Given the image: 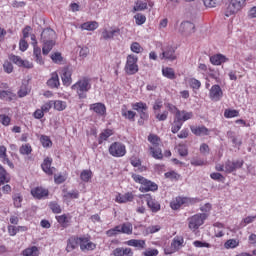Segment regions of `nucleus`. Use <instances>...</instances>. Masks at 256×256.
Instances as JSON below:
<instances>
[{"label": "nucleus", "mask_w": 256, "mask_h": 256, "mask_svg": "<svg viewBox=\"0 0 256 256\" xmlns=\"http://www.w3.org/2000/svg\"><path fill=\"white\" fill-rule=\"evenodd\" d=\"M10 61H12V63H14V65H17L18 67H21V64L23 63V59H21L20 56H16V55H10L9 56Z\"/></svg>", "instance_id": "nucleus-53"}, {"label": "nucleus", "mask_w": 256, "mask_h": 256, "mask_svg": "<svg viewBox=\"0 0 256 256\" xmlns=\"http://www.w3.org/2000/svg\"><path fill=\"white\" fill-rule=\"evenodd\" d=\"M189 85L192 89H199L201 87V82L195 78L189 80Z\"/></svg>", "instance_id": "nucleus-55"}, {"label": "nucleus", "mask_w": 256, "mask_h": 256, "mask_svg": "<svg viewBox=\"0 0 256 256\" xmlns=\"http://www.w3.org/2000/svg\"><path fill=\"white\" fill-rule=\"evenodd\" d=\"M99 27V23L96 21L94 22H85L81 25V29H84L85 31H95Z\"/></svg>", "instance_id": "nucleus-33"}, {"label": "nucleus", "mask_w": 256, "mask_h": 256, "mask_svg": "<svg viewBox=\"0 0 256 256\" xmlns=\"http://www.w3.org/2000/svg\"><path fill=\"white\" fill-rule=\"evenodd\" d=\"M9 181H11V178L9 177L7 170L0 164V185H5V183H9Z\"/></svg>", "instance_id": "nucleus-26"}, {"label": "nucleus", "mask_w": 256, "mask_h": 256, "mask_svg": "<svg viewBox=\"0 0 256 256\" xmlns=\"http://www.w3.org/2000/svg\"><path fill=\"white\" fill-rule=\"evenodd\" d=\"M243 160H228L224 164L225 173H233V171H237V169H241L243 167Z\"/></svg>", "instance_id": "nucleus-10"}, {"label": "nucleus", "mask_w": 256, "mask_h": 256, "mask_svg": "<svg viewBox=\"0 0 256 256\" xmlns=\"http://www.w3.org/2000/svg\"><path fill=\"white\" fill-rule=\"evenodd\" d=\"M114 256H133V250L131 248H116L113 251Z\"/></svg>", "instance_id": "nucleus-23"}, {"label": "nucleus", "mask_w": 256, "mask_h": 256, "mask_svg": "<svg viewBox=\"0 0 256 256\" xmlns=\"http://www.w3.org/2000/svg\"><path fill=\"white\" fill-rule=\"evenodd\" d=\"M33 149H31V145L25 144L20 147V153L21 155H31V152Z\"/></svg>", "instance_id": "nucleus-51"}, {"label": "nucleus", "mask_w": 256, "mask_h": 256, "mask_svg": "<svg viewBox=\"0 0 256 256\" xmlns=\"http://www.w3.org/2000/svg\"><path fill=\"white\" fill-rule=\"evenodd\" d=\"M51 59H52V61H54V63H61V61H63V57L61 56V53H59V52L52 54Z\"/></svg>", "instance_id": "nucleus-59"}, {"label": "nucleus", "mask_w": 256, "mask_h": 256, "mask_svg": "<svg viewBox=\"0 0 256 256\" xmlns=\"http://www.w3.org/2000/svg\"><path fill=\"white\" fill-rule=\"evenodd\" d=\"M71 75H73V69L66 67L62 70L61 79L63 82V85L66 87H69L73 83V78H71Z\"/></svg>", "instance_id": "nucleus-13"}, {"label": "nucleus", "mask_w": 256, "mask_h": 256, "mask_svg": "<svg viewBox=\"0 0 256 256\" xmlns=\"http://www.w3.org/2000/svg\"><path fill=\"white\" fill-rule=\"evenodd\" d=\"M0 123L7 127L11 123V118L5 114H0Z\"/></svg>", "instance_id": "nucleus-56"}, {"label": "nucleus", "mask_w": 256, "mask_h": 256, "mask_svg": "<svg viewBox=\"0 0 256 256\" xmlns=\"http://www.w3.org/2000/svg\"><path fill=\"white\" fill-rule=\"evenodd\" d=\"M147 9V1L143 0H136L134 7H133V13L137 11H145Z\"/></svg>", "instance_id": "nucleus-31"}, {"label": "nucleus", "mask_w": 256, "mask_h": 256, "mask_svg": "<svg viewBox=\"0 0 256 256\" xmlns=\"http://www.w3.org/2000/svg\"><path fill=\"white\" fill-rule=\"evenodd\" d=\"M180 31H184V33H193L195 31V24L189 21L182 22L180 25Z\"/></svg>", "instance_id": "nucleus-24"}, {"label": "nucleus", "mask_w": 256, "mask_h": 256, "mask_svg": "<svg viewBox=\"0 0 256 256\" xmlns=\"http://www.w3.org/2000/svg\"><path fill=\"white\" fill-rule=\"evenodd\" d=\"M20 229H22V231H25V227H17V226H11V225L8 226L9 235H11L12 237L17 235Z\"/></svg>", "instance_id": "nucleus-50"}, {"label": "nucleus", "mask_w": 256, "mask_h": 256, "mask_svg": "<svg viewBox=\"0 0 256 256\" xmlns=\"http://www.w3.org/2000/svg\"><path fill=\"white\" fill-rule=\"evenodd\" d=\"M71 89L76 91L79 99H87V92L91 89V81L88 78H82L73 84Z\"/></svg>", "instance_id": "nucleus-1"}, {"label": "nucleus", "mask_w": 256, "mask_h": 256, "mask_svg": "<svg viewBox=\"0 0 256 256\" xmlns=\"http://www.w3.org/2000/svg\"><path fill=\"white\" fill-rule=\"evenodd\" d=\"M0 159L4 162L7 163L8 166L13 169V163L9 161V158L7 157V148L5 146H0Z\"/></svg>", "instance_id": "nucleus-25"}, {"label": "nucleus", "mask_w": 256, "mask_h": 256, "mask_svg": "<svg viewBox=\"0 0 256 256\" xmlns=\"http://www.w3.org/2000/svg\"><path fill=\"white\" fill-rule=\"evenodd\" d=\"M40 141H41L43 147H51V139H49L48 136H42L40 138Z\"/></svg>", "instance_id": "nucleus-60"}, {"label": "nucleus", "mask_w": 256, "mask_h": 256, "mask_svg": "<svg viewBox=\"0 0 256 256\" xmlns=\"http://www.w3.org/2000/svg\"><path fill=\"white\" fill-rule=\"evenodd\" d=\"M209 97L212 101H221L223 98V90L219 85H213L210 89Z\"/></svg>", "instance_id": "nucleus-12"}, {"label": "nucleus", "mask_w": 256, "mask_h": 256, "mask_svg": "<svg viewBox=\"0 0 256 256\" xmlns=\"http://www.w3.org/2000/svg\"><path fill=\"white\" fill-rule=\"evenodd\" d=\"M111 135H113L111 130H105L104 132H102L100 134L99 143H103V141H107V139H109V137H111Z\"/></svg>", "instance_id": "nucleus-54"}, {"label": "nucleus", "mask_w": 256, "mask_h": 256, "mask_svg": "<svg viewBox=\"0 0 256 256\" xmlns=\"http://www.w3.org/2000/svg\"><path fill=\"white\" fill-rule=\"evenodd\" d=\"M51 163H53V159L47 157L44 159L41 167L44 173L47 175H53L55 173V167H51Z\"/></svg>", "instance_id": "nucleus-15"}, {"label": "nucleus", "mask_w": 256, "mask_h": 256, "mask_svg": "<svg viewBox=\"0 0 256 256\" xmlns=\"http://www.w3.org/2000/svg\"><path fill=\"white\" fill-rule=\"evenodd\" d=\"M150 153L154 159H163V153L161 152V148L154 146L150 147Z\"/></svg>", "instance_id": "nucleus-35"}, {"label": "nucleus", "mask_w": 256, "mask_h": 256, "mask_svg": "<svg viewBox=\"0 0 256 256\" xmlns=\"http://www.w3.org/2000/svg\"><path fill=\"white\" fill-rule=\"evenodd\" d=\"M141 49L143 48H141V45L139 43L137 42L132 43L131 51H133V53H141Z\"/></svg>", "instance_id": "nucleus-63"}, {"label": "nucleus", "mask_w": 256, "mask_h": 256, "mask_svg": "<svg viewBox=\"0 0 256 256\" xmlns=\"http://www.w3.org/2000/svg\"><path fill=\"white\" fill-rule=\"evenodd\" d=\"M109 153L112 157H123L127 153V150L121 142H114L109 147Z\"/></svg>", "instance_id": "nucleus-6"}, {"label": "nucleus", "mask_w": 256, "mask_h": 256, "mask_svg": "<svg viewBox=\"0 0 256 256\" xmlns=\"http://www.w3.org/2000/svg\"><path fill=\"white\" fill-rule=\"evenodd\" d=\"M78 245H80L81 251H93L96 245L93 242H89V237H79Z\"/></svg>", "instance_id": "nucleus-11"}, {"label": "nucleus", "mask_w": 256, "mask_h": 256, "mask_svg": "<svg viewBox=\"0 0 256 256\" xmlns=\"http://www.w3.org/2000/svg\"><path fill=\"white\" fill-rule=\"evenodd\" d=\"M49 207L53 213H61V206L57 202H51Z\"/></svg>", "instance_id": "nucleus-57"}, {"label": "nucleus", "mask_w": 256, "mask_h": 256, "mask_svg": "<svg viewBox=\"0 0 256 256\" xmlns=\"http://www.w3.org/2000/svg\"><path fill=\"white\" fill-rule=\"evenodd\" d=\"M79 246V238L77 237H71L68 239L66 251L67 253H71V251H74V249H77Z\"/></svg>", "instance_id": "nucleus-21"}, {"label": "nucleus", "mask_w": 256, "mask_h": 256, "mask_svg": "<svg viewBox=\"0 0 256 256\" xmlns=\"http://www.w3.org/2000/svg\"><path fill=\"white\" fill-rule=\"evenodd\" d=\"M159 250L157 249H148L144 252V256H158Z\"/></svg>", "instance_id": "nucleus-64"}, {"label": "nucleus", "mask_w": 256, "mask_h": 256, "mask_svg": "<svg viewBox=\"0 0 256 256\" xmlns=\"http://www.w3.org/2000/svg\"><path fill=\"white\" fill-rule=\"evenodd\" d=\"M57 39V34L55 30L51 28H46L41 33V41H55Z\"/></svg>", "instance_id": "nucleus-14"}, {"label": "nucleus", "mask_w": 256, "mask_h": 256, "mask_svg": "<svg viewBox=\"0 0 256 256\" xmlns=\"http://www.w3.org/2000/svg\"><path fill=\"white\" fill-rule=\"evenodd\" d=\"M160 59H167V61H175L177 56H175V49L173 47H168L165 51L160 55Z\"/></svg>", "instance_id": "nucleus-17"}, {"label": "nucleus", "mask_w": 256, "mask_h": 256, "mask_svg": "<svg viewBox=\"0 0 256 256\" xmlns=\"http://www.w3.org/2000/svg\"><path fill=\"white\" fill-rule=\"evenodd\" d=\"M119 233H121L119 225L106 231L107 237H115V236L119 235Z\"/></svg>", "instance_id": "nucleus-45"}, {"label": "nucleus", "mask_w": 256, "mask_h": 256, "mask_svg": "<svg viewBox=\"0 0 256 256\" xmlns=\"http://www.w3.org/2000/svg\"><path fill=\"white\" fill-rule=\"evenodd\" d=\"M154 113L158 121H167V117H169L168 111H163V113H159V112H154Z\"/></svg>", "instance_id": "nucleus-52"}, {"label": "nucleus", "mask_w": 256, "mask_h": 256, "mask_svg": "<svg viewBox=\"0 0 256 256\" xmlns=\"http://www.w3.org/2000/svg\"><path fill=\"white\" fill-rule=\"evenodd\" d=\"M191 131L194 133V135L198 136L209 135V129H207L205 126L192 127Z\"/></svg>", "instance_id": "nucleus-30"}, {"label": "nucleus", "mask_w": 256, "mask_h": 256, "mask_svg": "<svg viewBox=\"0 0 256 256\" xmlns=\"http://www.w3.org/2000/svg\"><path fill=\"white\" fill-rule=\"evenodd\" d=\"M15 93L9 90H0V99L5 101H13L15 99Z\"/></svg>", "instance_id": "nucleus-28"}, {"label": "nucleus", "mask_w": 256, "mask_h": 256, "mask_svg": "<svg viewBox=\"0 0 256 256\" xmlns=\"http://www.w3.org/2000/svg\"><path fill=\"white\" fill-rule=\"evenodd\" d=\"M91 175H93L91 170H83L80 174V179L81 181L88 183L89 179H91Z\"/></svg>", "instance_id": "nucleus-44"}, {"label": "nucleus", "mask_w": 256, "mask_h": 256, "mask_svg": "<svg viewBox=\"0 0 256 256\" xmlns=\"http://www.w3.org/2000/svg\"><path fill=\"white\" fill-rule=\"evenodd\" d=\"M47 85L50 89H59L61 83L59 82V74H57V72L51 74V78L47 81Z\"/></svg>", "instance_id": "nucleus-18"}, {"label": "nucleus", "mask_w": 256, "mask_h": 256, "mask_svg": "<svg viewBox=\"0 0 256 256\" xmlns=\"http://www.w3.org/2000/svg\"><path fill=\"white\" fill-rule=\"evenodd\" d=\"M245 5H247V0H230V2L226 5V17H231V15L239 13V11H241Z\"/></svg>", "instance_id": "nucleus-3"}, {"label": "nucleus", "mask_w": 256, "mask_h": 256, "mask_svg": "<svg viewBox=\"0 0 256 256\" xmlns=\"http://www.w3.org/2000/svg\"><path fill=\"white\" fill-rule=\"evenodd\" d=\"M133 109L134 111H137L139 114L143 113L144 111H147V104L143 103V102H138L133 104Z\"/></svg>", "instance_id": "nucleus-40"}, {"label": "nucleus", "mask_w": 256, "mask_h": 256, "mask_svg": "<svg viewBox=\"0 0 256 256\" xmlns=\"http://www.w3.org/2000/svg\"><path fill=\"white\" fill-rule=\"evenodd\" d=\"M31 195L36 199H43V197H47L49 195V190L43 187H36L31 190Z\"/></svg>", "instance_id": "nucleus-16"}, {"label": "nucleus", "mask_w": 256, "mask_h": 256, "mask_svg": "<svg viewBox=\"0 0 256 256\" xmlns=\"http://www.w3.org/2000/svg\"><path fill=\"white\" fill-rule=\"evenodd\" d=\"M238 246H239V241H237L236 239H230L224 244V247L226 249H235V247H238Z\"/></svg>", "instance_id": "nucleus-46"}, {"label": "nucleus", "mask_w": 256, "mask_h": 256, "mask_svg": "<svg viewBox=\"0 0 256 256\" xmlns=\"http://www.w3.org/2000/svg\"><path fill=\"white\" fill-rule=\"evenodd\" d=\"M162 75H164V77H167V79H175V70L169 67L163 68Z\"/></svg>", "instance_id": "nucleus-37"}, {"label": "nucleus", "mask_w": 256, "mask_h": 256, "mask_svg": "<svg viewBox=\"0 0 256 256\" xmlns=\"http://www.w3.org/2000/svg\"><path fill=\"white\" fill-rule=\"evenodd\" d=\"M144 200L147 203V206L152 211V213H157V211H161V204L155 198H153L150 194H145L143 196Z\"/></svg>", "instance_id": "nucleus-9"}, {"label": "nucleus", "mask_w": 256, "mask_h": 256, "mask_svg": "<svg viewBox=\"0 0 256 256\" xmlns=\"http://www.w3.org/2000/svg\"><path fill=\"white\" fill-rule=\"evenodd\" d=\"M121 35V29L117 27L104 28L101 34V39L104 41H111L115 39V37H119Z\"/></svg>", "instance_id": "nucleus-5"}, {"label": "nucleus", "mask_w": 256, "mask_h": 256, "mask_svg": "<svg viewBox=\"0 0 256 256\" xmlns=\"http://www.w3.org/2000/svg\"><path fill=\"white\" fill-rule=\"evenodd\" d=\"M224 117L226 119H233V117H239V111L233 109H226L224 111Z\"/></svg>", "instance_id": "nucleus-39"}, {"label": "nucleus", "mask_w": 256, "mask_h": 256, "mask_svg": "<svg viewBox=\"0 0 256 256\" xmlns=\"http://www.w3.org/2000/svg\"><path fill=\"white\" fill-rule=\"evenodd\" d=\"M186 201H187V198L178 197V198H176V201L171 203V208L179 209V207H181V205H185Z\"/></svg>", "instance_id": "nucleus-41"}, {"label": "nucleus", "mask_w": 256, "mask_h": 256, "mask_svg": "<svg viewBox=\"0 0 256 256\" xmlns=\"http://www.w3.org/2000/svg\"><path fill=\"white\" fill-rule=\"evenodd\" d=\"M227 57L223 56V54H218L210 57V62L212 65H221V63H226Z\"/></svg>", "instance_id": "nucleus-27"}, {"label": "nucleus", "mask_w": 256, "mask_h": 256, "mask_svg": "<svg viewBox=\"0 0 256 256\" xmlns=\"http://www.w3.org/2000/svg\"><path fill=\"white\" fill-rule=\"evenodd\" d=\"M24 256H39V249L37 246H33L31 248H27L23 251Z\"/></svg>", "instance_id": "nucleus-36"}, {"label": "nucleus", "mask_w": 256, "mask_h": 256, "mask_svg": "<svg viewBox=\"0 0 256 256\" xmlns=\"http://www.w3.org/2000/svg\"><path fill=\"white\" fill-rule=\"evenodd\" d=\"M135 115L136 113L131 110L122 109V116L129 121H135Z\"/></svg>", "instance_id": "nucleus-43"}, {"label": "nucleus", "mask_w": 256, "mask_h": 256, "mask_svg": "<svg viewBox=\"0 0 256 256\" xmlns=\"http://www.w3.org/2000/svg\"><path fill=\"white\" fill-rule=\"evenodd\" d=\"M181 127H183V122H181L175 116V120H174L172 128H171L172 133H179V131L181 130Z\"/></svg>", "instance_id": "nucleus-38"}, {"label": "nucleus", "mask_w": 256, "mask_h": 256, "mask_svg": "<svg viewBox=\"0 0 256 256\" xmlns=\"http://www.w3.org/2000/svg\"><path fill=\"white\" fill-rule=\"evenodd\" d=\"M117 203H128V201H133V193L128 192L126 194H119L116 196Z\"/></svg>", "instance_id": "nucleus-29"}, {"label": "nucleus", "mask_w": 256, "mask_h": 256, "mask_svg": "<svg viewBox=\"0 0 256 256\" xmlns=\"http://www.w3.org/2000/svg\"><path fill=\"white\" fill-rule=\"evenodd\" d=\"M127 243L130 247H137L138 249H145V241L144 240L132 239V240H129Z\"/></svg>", "instance_id": "nucleus-34"}, {"label": "nucleus", "mask_w": 256, "mask_h": 256, "mask_svg": "<svg viewBox=\"0 0 256 256\" xmlns=\"http://www.w3.org/2000/svg\"><path fill=\"white\" fill-rule=\"evenodd\" d=\"M176 119H178V121H189V119H193V112H187L185 110L180 111L177 110L176 112Z\"/></svg>", "instance_id": "nucleus-19"}, {"label": "nucleus", "mask_w": 256, "mask_h": 256, "mask_svg": "<svg viewBox=\"0 0 256 256\" xmlns=\"http://www.w3.org/2000/svg\"><path fill=\"white\" fill-rule=\"evenodd\" d=\"M185 243V240L181 237H175L171 243L170 248H166L164 250L166 255H173V253L179 251L183 247V244Z\"/></svg>", "instance_id": "nucleus-8"}, {"label": "nucleus", "mask_w": 256, "mask_h": 256, "mask_svg": "<svg viewBox=\"0 0 256 256\" xmlns=\"http://www.w3.org/2000/svg\"><path fill=\"white\" fill-rule=\"evenodd\" d=\"M90 109L94 113H97V115H103L107 111V108L105 107V104H103V103L91 104Z\"/></svg>", "instance_id": "nucleus-20"}, {"label": "nucleus", "mask_w": 256, "mask_h": 256, "mask_svg": "<svg viewBox=\"0 0 256 256\" xmlns=\"http://www.w3.org/2000/svg\"><path fill=\"white\" fill-rule=\"evenodd\" d=\"M3 68L6 73H13V64H11V62L5 61Z\"/></svg>", "instance_id": "nucleus-58"}, {"label": "nucleus", "mask_w": 256, "mask_h": 256, "mask_svg": "<svg viewBox=\"0 0 256 256\" xmlns=\"http://www.w3.org/2000/svg\"><path fill=\"white\" fill-rule=\"evenodd\" d=\"M134 19L136 21V25H143V23H145L147 21V17H145V15H143L141 13H137L134 16Z\"/></svg>", "instance_id": "nucleus-48"}, {"label": "nucleus", "mask_w": 256, "mask_h": 256, "mask_svg": "<svg viewBox=\"0 0 256 256\" xmlns=\"http://www.w3.org/2000/svg\"><path fill=\"white\" fill-rule=\"evenodd\" d=\"M119 226H120V233H124L126 235H131L133 233V225H131V223L126 222Z\"/></svg>", "instance_id": "nucleus-32"}, {"label": "nucleus", "mask_w": 256, "mask_h": 256, "mask_svg": "<svg viewBox=\"0 0 256 256\" xmlns=\"http://www.w3.org/2000/svg\"><path fill=\"white\" fill-rule=\"evenodd\" d=\"M148 141L154 145V147H157L159 143H161V139H159V136L155 134H150L148 136Z\"/></svg>", "instance_id": "nucleus-47"}, {"label": "nucleus", "mask_w": 256, "mask_h": 256, "mask_svg": "<svg viewBox=\"0 0 256 256\" xmlns=\"http://www.w3.org/2000/svg\"><path fill=\"white\" fill-rule=\"evenodd\" d=\"M53 107L54 109H56V111H64V109L67 108V103L61 100H56V101H53Z\"/></svg>", "instance_id": "nucleus-42"}, {"label": "nucleus", "mask_w": 256, "mask_h": 256, "mask_svg": "<svg viewBox=\"0 0 256 256\" xmlns=\"http://www.w3.org/2000/svg\"><path fill=\"white\" fill-rule=\"evenodd\" d=\"M138 58L135 55H128L127 62L125 66V71L127 75H135L139 71V66L137 65Z\"/></svg>", "instance_id": "nucleus-4"}, {"label": "nucleus", "mask_w": 256, "mask_h": 256, "mask_svg": "<svg viewBox=\"0 0 256 256\" xmlns=\"http://www.w3.org/2000/svg\"><path fill=\"white\" fill-rule=\"evenodd\" d=\"M42 43H43V47H42L43 55H49L53 47H55V40L42 41Z\"/></svg>", "instance_id": "nucleus-22"}, {"label": "nucleus", "mask_w": 256, "mask_h": 256, "mask_svg": "<svg viewBox=\"0 0 256 256\" xmlns=\"http://www.w3.org/2000/svg\"><path fill=\"white\" fill-rule=\"evenodd\" d=\"M132 178L134 179V181L136 183L141 184L139 190L142 193H147V191H157V189H159V186H157V184L155 182H151V181L145 179L141 175L133 174Z\"/></svg>", "instance_id": "nucleus-2"}, {"label": "nucleus", "mask_w": 256, "mask_h": 256, "mask_svg": "<svg viewBox=\"0 0 256 256\" xmlns=\"http://www.w3.org/2000/svg\"><path fill=\"white\" fill-rule=\"evenodd\" d=\"M165 177L166 179H175L176 181L179 180V174H177L176 172H166L165 173Z\"/></svg>", "instance_id": "nucleus-62"}, {"label": "nucleus", "mask_w": 256, "mask_h": 256, "mask_svg": "<svg viewBox=\"0 0 256 256\" xmlns=\"http://www.w3.org/2000/svg\"><path fill=\"white\" fill-rule=\"evenodd\" d=\"M207 219L206 214H196L189 218V229H193L194 231L196 229H199L201 225H203V222Z\"/></svg>", "instance_id": "nucleus-7"}, {"label": "nucleus", "mask_w": 256, "mask_h": 256, "mask_svg": "<svg viewBox=\"0 0 256 256\" xmlns=\"http://www.w3.org/2000/svg\"><path fill=\"white\" fill-rule=\"evenodd\" d=\"M223 0H203L205 7L213 8L217 7Z\"/></svg>", "instance_id": "nucleus-49"}, {"label": "nucleus", "mask_w": 256, "mask_h": 256, "mask_svg": "<svg viewBox=\"0 0 256 256\" xmlns=\"http://www.w3.org/2000/svg\"><path fill=\"white\" fill-rule=\"evenodd\" d=\"M178 153L181 157H187V155H189V151L186 146H179Z\"/></svg>", "instance_id": "nucleus-61"}]
</instances>
